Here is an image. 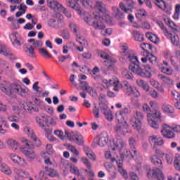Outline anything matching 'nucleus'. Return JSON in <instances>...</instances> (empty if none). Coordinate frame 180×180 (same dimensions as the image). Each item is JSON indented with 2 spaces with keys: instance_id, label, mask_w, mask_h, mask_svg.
Segmentation results:
<instances>
[{
  "instance_id": "obj_1",
  "label": "nucleus",
  "mask_w": 180,
  "mask_h": 180,
  "mask_svg": "<svg viewBox=\"0 0 180 180\" xmlns=\"http://www.w3.org/2000/svg\"><path fill=\"white\" fill-rule=\"evenodd\" d=\"M128 58L129 61H130L129 68L132 72L136 74V75H139V77H142V78H151L153 75L151 72L147 70H151L150 65H144L143 67L145 70H143L141 67H140V61H139L137 56L129 55Z\"/></svg>"
},
{
  "instance_id": "obj_2",
  "label": "nucleus",
  "mask_w": 180,
  "mask_h": 180,
  "mask_svg": "<svg viewBox=\"0 0 180 180\" xmlns=\"http://www.w3.org/2000/svg\"><path fill=\"white\" fill-rule=\"evenodd\" d=\"M95 20L92 23V27L96 30H103V29H106V25L105 23L108 22V23H112L113 19L109 15H105V19L103 17L101 16L99 14L98 15H95Z\"/></svg>"
},
{
  "instance_id": "obj_3",
  "label": "nucleus",
  "mask_w": 180,
  "mask_h": 180,
  "mask_svg": "<svg viewBox=\"0 0 180 180\" xmlns=\"http://www.w3.org/2000/svg\"><path fill=\"white\" fill-rule=\"evenodd\" d=\"M53 18L48 20V25L53 29H60V27H64L65 24L64 23V17L60 13H56L52 15Z\"/></svg>"
},
{
  "instance_id": "obj_4",
  "label": "nucleus",
  "mask_w": 180,
  "mask_h": 180,
  "mask_svg": "<svg viewBox=\"0 0 180 180\" xmlns=\"http://www.w3.org/2000/svg\"><path fill=\"white\" fill-rule=\"evenodd\" d=\"M22 153L27 158H30V160H33L36 157V154H34V144L32 143V141H29L28 140L22 141Z\"/></svg>"
},
{
  "instance_id": "obj_5",
  "label": "nucleus",
  "mask_w": 180,
  "mask_h": 180,
  "mask_svg": "<svg viewBox=\"0 0 180 180\" xmlns=\"http://www.w3.org/2000/svg\"><path fill=\"white\" fill-rule=\"evenodd\" d=\"M143 110L145 112V113H148L147 117L149 126H150L152 129H158L159 125L157 122L154 120V117H155V116H154V114H153V112L151 111L150 106L147 104H143Z\"/></svg>"
},
{
  "instance_id": "obj_6",
  "label": "nucleus",
  "mask_w": 180,
  "mask_h": 180,
  "mask_svg": "<svg viewBox=\"0 0 180 180\" xmlns=\"http://www.w3.org/2000/svg\"><path fill=\"white\" fill-rule=\"evenodd\" d=\"M143 119H144L143 112L136 111L130 120V124L134 127V130H140L141 129V121Z\"/></svg>"
},
{
  "instance_id": "obj_7",
  "label": "nucleus",
  "mask_w": 180,
  "mask_h": 180,
  "mask_svg": "<svg viewBox=\"0 0 180 180\" xmlns=\"http://www.w3.org/2000/svg\"><path fill=\"white\" fill-rule=\"evenodd\" d=\"M147 176L150 179L157 178L158 180H165L164 173L158 168L149 169L147 172Z\"/></svg>"
},
{
  "instance_id": "obj_8",
  "label": "nucleus",
  "mask_w": 180,
  "mask_h": 180,
  "mask_svg": "<svg viewBox=\"0 0 180 180\" xmlns=\"http://www.w3.org/2000/svg\"><path fill=\"white\" fill-rule=\"evenodd\" d=\"M123 2L120 3V8L121 11L124 12V13H129V12H133L134 9V5L136 2L133 0H123Z\"/></svg>"
},
{
  "instance_id": "obj_9",
  "label": "nucleus",
  "mask_w": 180,
  "mask_h": 180,
  "mask_svg": "<svg viewBox=\"0 0 180 180\" xmlns=\"http://www.w3.org/2000/svg\"><path fill=\"white\" fill-rule=\"evenodd\" d=\"M122 86L124 89V92L126 95L128 96H135L136 98H139L140 96V93L136 89L133 90V87L129 84V82L124 81L122 82Z\"/></svg>"
},
{
  "instance_id": "obj_10",
  "label": "nucleus",
  "mask_w": 180,
  "mask_h": 180,
  "mask_svg": "<svg viewBox=\"0 0 180 180\" xmlns=\"http://www.w3.org/2000/svg\"><path fill=\"white\" fill-rule=\"evenodd\" d=\"M162 136L165 139H174L175 134L172 131V127L167 125V124H163L162 125V130L160 131Z\"/></svg>"
},
{
  "instance_id": "obj_11",
  "label": "nucleus",
  "mask_w": 180,
  "mask_h": 180,
  "mask_svg": "<svg viewBox=\"0 0 180 180\" xmlns=\"http://www.w3.org/2000/svg\"><path fill=\"white\" fill-rule=\"evenodd\" d=\"M148 141L150 146H153V148H155V147H158L164 144V140L162 138L154 135L148 137Z\"/></svg>"
},
{
  "instance_id": "obj_12",
  "label": "nucleus",
  "mask_w": 180,
  "mask_h": 180,
  "mask_svg": "<svg viewBox=\"0 0 180 180\" xmlns=\"http://www.w3.org/2000/svg\"><path fill=\"white\" fill-rule=\"evenodd\" d=\"M88 72H89L91 77L95 81H102V75L99 74V72H101V70H99V68H98V66H95L91 70V69H88Z\"/></svg>"
},
{
  "instance_id": "obj_13",
  "label": "nucleus",
  "mask_w": 180,
  "mask_h": 180,
  "mask_svg": "<svg viewBox=\"0 0 180 180\" xmlns=\"http://www.w3.org/2000/svg\"><path fill=\"white\" fill-rule=\"evenodd\" d=\"M47 5L49 8L54 11V12H58V11L63 9L62 4L56 0H47Z\"/></svg>"
},
{
  "instance_id": "obj_14",
  "label": "nucleus",
  "mask_w": 180,
  "mask_h": 180,
  "mask_svg": "<svg viewBox=\"0 0 180 180\" xmlns=\"http://www.w3.org/2000/svg\"><path fill=\"white\" fill-rule=\"evenodd\" d=\"M70 141L76 143L77 146H84V137L79 133L72 134V137L69 136Z\"/></svg>"
},
{
  "instance_id": "obj_15",
  "label": "nucleus",
  "mask_w": 180,
  "mask_h": 180,
  "mask_svg": "<svg viewBox=\"0 0 180 180\" xmlns=\"http://www.w3.org/2000/svg\"><path fill=\"white\" fill-rule=\"evenodd\" d=\"M100 109L108 122H112V120H113V114L108 105H103Z\"/></svg>"
},
{
  "instance_id": "obj_16",
  "label": "nucleus",
  "mask_w": 180,
  "mask_h": 180,
  "mask_svg": "<svg viewBox=\"0 0 180 180\" xmlns=\"http://www.w3.org/2000/svg\"><path fill=\"white\" fill-rule=\"evenodd\" d=\"M150 106L153 110V115L156 119H161V112L158 110V103L156 101H150Z\"/></svg>"
},
{
  "instance_id": "obj_17",
  "label": "nucleus",
  "mask_w": 180,
  "mask_h": 180,
  "mask_svg": "<svg viewBox=\"0 0 180 180\" xmlns=\"http://www.w3.org/2000/svg\"><path fill=\"white\" fill-rule=\"evenodd\" d=\"M94 143L100 147H105L108 144V137L101 135L94 139Z\"/></svg>"
},
{
  "instance_id": "obj_18",
  "label": "nucleus",
  "mask_w": 180,
  "mask_h": 180,
  "mask_svg": "<svg viewBox=\"0 0 180 180\" xmlns=\"http://www.w3.org/2000/svg\"><path fill=\"white\" fill-rule=\"evenodd\" d=\"M18 32H13L9 35V39L13 46V47H15L18 49V47H20L22 46V43H20V41L18 39Z\"/></svg>"
},
{
  "instance_id": "obj_19",
  "label": "nucleus",
  "mask_w": 180,
  "mask_h": 180,
  "mask_svg": "<svg viewBox=\"0 0 180 180\" xmlns=\"http://www.w3.org/2000/svg\"><path fill=\"white\" fill-rule=\"evenodd\" d=\"M68 6L72 8V9H75L78 15H81L82 13V10L81 9V6L75 0H70L68 2Z\"/></svg>"
},
{
  "instance_id": "obj_20",
  "label": "nucleus",
  "mask_w": 180,
  "mask_h": 180,
  "mask_svg": "<svg viewBox=\"0 0 180 180\" xmlns=\"http://www.w3.org/2000/svg\"><path fill=\"white\" fill-rule=\"evenodd\" d=\"M150 161L152 162V164H153V165H155V167H158V169H160L161 171V169H162V168H164V165H162V160H161V159L158 158V157H157V155H153L150 158Z\"/></svg>"
},
{
  "instance_id": "obj_21",
  "label": "nucleus",
  "mask_w": 180,
  "mask_h": 180,
  "mask_svg": "<svg viewBox=\"0 0 180 180\" xmlns=\"http://www.w3.org/2000/svg\"><path fill=\"white\" fill-rule=\"evenodd\" d=\"M130 113V109L128 108H124L122 110L115 113V117L117 120L120 122L123 119V115H129Z\"/></svg>"
},
{
  "instance_id": "obj_22",
  "label": "nucleus",
  "mask_w": 180,
  "mask_h": 180,
  "mask_svg": "<svg viewBox=\"0 0 180 180\" xmlns=\"http://www.w3.org/2000/svg\"><path fill=\"white\" fill-rule=\"evenodd\" d=\"M24 131H25V133H27L30 136H31L32 139H33L35 143H37L36 144L37 147H40V140H38L37 137L33 134V129L30 128V127H25Z\"/></svg>"
},
{
  "instance_id": "obj_23",
  "label": "nucleus",
  "mask_w": 180,
  "mask_h": 180,
  "mask_svg": "<svg viewBox=\"0 0 180 180\" xmlns=\"http://www.w3.org/2000/svg\"><path fill=\"white\" fill-rule=\"evenodd\" d=\"M23 109L25 110V112H27V113H32V112H39V108H34L33 107V103H25L23 104Z\"/></svg>"
},
{
  "instance_id": "obj_24",
  "label": "nucleus",
  "mask_w": 180,
  "mask_h": 180,
  "mask_svg": "<svg viewBox=\"0 0 180 180\" xmlns=\"http://www.w3.org/2000/svg\"><path fill=\"white\" fill-rule=\"evenodd\" d=\"M13 91L15 94H18L21 96H26V95H27V92H29V89H25L20 86H16L15 88H13Z\"/></svg>"
},
{
  "instance_id": "obj_25",
  "label": "nucleus",
  "mask_w": 180,
  "mask_h": 180,
  "mask_svg": "<svg viewBox=\"0 0 180 180\" xmlns=\"http://www.w3.org/2000/svg\"><path fill=\"white\" fill-rule=\"evenodd\" d=\"M6 143L9 148L13 150V151H16V150H18V147H19V143H18V141L13 139H8L6 141Z\"/></svg>"
},
{
  "instance_id": "obj_26",
  "label": "nucleus",
  "mask_w": 180,
  "mask_h": 180,
  "mask_svg": "<svg viewBox=\"0 0 180 180\" xmlns=\"http://www.w3.org/2000/svg\"><path fill=\"white\" fill-rule=\"evenodd\" d=\"M115 131L117 136H124L126 133H129L127 129L124 128L123 126L117 125L115 128Z\"/></svg>"
},
{
  "instance_id": "obj_27",
  "label": "nucleus",
  "mask_w": 180,
  "mask_h": 180,
  "mask_svg": "<svg viewBox=\"0 0 180 180\" xmlns=\"http://www.w3.org/2000/svg\"><path fill=\"white\" fill-rule=\"evenodd\" d=\"M112 11H114L115 18L117 19L118 20H123L124 19V13L120 11V9H119L117 7H114L112 8Z\"/></svg>"
},
{
  "instance_id": "obj_28",
  "label": "nucleus",
  "mask_w": 180,
  "mask_h": 180,
  "mask_svg": "<svg viewBox=\"0 0 180 180\" xmlns=\"http://www.w3.org/2000/svg\"><path fill=\"white\" fill-rule=\"evenodd\" d=\"M132 34L136 41H144V34L141 32L137 30H134L132 31Z\"/></svg>"
},
{
  "instance_id": "obj_29",
  "label": "nucleus",
  "mask_w": 180,
  "mask_h": 180,
  "mask_svg": "<svg viewBox=\"0 0 180 180\" xmlns=\"http://www.w3.org/2000/svg\"><path fill=\"white\" fill-rule=\"evenodd\" d=\"M159 77L162 81V85H172L174 84L172 79H170L165 75H160Z\"/></svg>"
},
{
  "instance_id": "obj_30",
  "label": "nucleus",
  "mask_w": 180,
  "mask_h": 180,
  "mask_svg": "<svg viewBox=\"0 0 180 180\" xmlns=\"http://www.w3.org/2000/svg\"><path fill=\"white\" fill-rule=\"evenodd\" d=\"M38 53L41 57H44V58H51V57H53L46 48H39Z\"/></svg>"
},
{
  "instance_id": "obj_31",
  "label": "nucleus",
  "mask_w": 180,
  "mask_h": 180,
  "mask_svg": "<svg viewBox=\"0 0 180 180\" xmlns=\"http://www.w3.org/2000/svg\"><path fill=\"white\" fill-rule=\"evenodd\" d=\"M150 84L153 86V88H156L159 92H161L162 94L164 93V88H162V86L160 85V83L158 81L151 79L150 80Z\"/></svg>"
},
{
  "instance_id": "obj_32",
  "label": "nucleus",
  "mask_w": 180,
  "mask_h": 180,
  "mask_svg": "<svg viewBox=\"0 0 180 180\" xmlns=\"http://www.w3.org/2000/svg\"><path fill=\"white\" fill-rule=\"evenodd\" d=\"M146 37L148 40H150L154 44H157L158 43V37L152 32H146Z\"/></svg>"
},
{
  "instance_id": "obj_33",
  "label": "nucleus",
  "mask_w": 180,
  "mask_h": 180,
  "mask_svg": "<svg viewBox=\"0 0 180 180\" xmlns=\"http://www.w3.org/2000/svg\"><path fill=\"white\" fill-rule=\"evenodd\" d=\"M96 8L99 11V12H101V13H106V12H108L106 5H105L103 2L97 1L96 3Z\"/></svg>"
},
{
  "instance_id": "obj_34",
  "label": "nucleus",
  "mask_w": 180,
  "mask_h": 180,
  "mask_svg": "<svg viewBox=\"0 0 180 180\" xmlns=\"http://www.w3.org/2000/svg\"><path fill=\"white\" fill-rule=\"evenodd\" d=\"M96 15H98V13H92L91 15L84 18V22H86L87 25L92 26V24L94 23V22H95V16Z\"/></svg>"
},
{
  "instance_id": "obj_35",
  "label": "nucleus",
  "mask_w": 180,
  "mask_h": 180,
  "mask_svg": "<svg viewBox=\"0 0 180 180\" xmlns=\"http://www.w3.org/2000/svg\"><path fill=\"white\" fill-rule=\"evenodd\" d=\"M115 147L112 148L113 151L115 150H117L118 151H122V148L124 147V143L122 141V139H118L116 143L114 144Z\"/></svg>"
},
{
  "instance_id": "obj_36",
  "label": "nucleus",
  "mask_w": 180,
  "mask_h": 180,
  "mask_svg": "<svg viewBox=\"0 0 180 180\" xmlns=\"http://www.w3.org/2000/svg\"><path fill=\"white\" fill-rule=\"evenodd\" d=\"M153 47L154 46H153V44H150L149 43H143L141 44V49H142V50L146 52V54H150L148 53V50H153Z\"/></svg>"
},
{
  "instance_id": "obj_37",
  "label": "nucleus",
  "mask_w": 180,
  "mask_h": 180,
  "mask_svg": "<svg viewBox=\"0 0 180 180\" xmlns=\"http://www.w3.org/2000/svg\"><path fill=\"white\" fill-rule=\"evenodd\" d=\"M0 171H1L3 174H5V175H11L12 174V171L5 164L0 165Z\"/></svg>"
},
{
  "instance_id": "obj_38",
  "label": "nucleus",
  "mask_w": 180,
  "mask_h": 180,
  "mask_svg": "<svg viewBox=\"0 0 180 180\" xmlns=\"http://www.w3.org/2000/svg\"><path fill=\"white\" fill-rule=\"evenodd\" d=\"M129 147L131 148L134 155H137V150H136V139L134 138H130L129 140Z\"/></svg>"
},
{
  "instance_id": "obj_39",
  "label": "nucleus",
  "mask_w": 180,
  "mask_h": 180,
  "mask_svg": "<svg viewBox=\"0 0 180 180\" xmlns=\"http://www.w3.org/2000/svg\"><path fill=\"white\" fill-rule=\"evenodd\" d=\"M136 82H137L139 86H141V88L144 89V91H147L150 89V86H148V83H147V82H146L144 80H137Z\"/></svg>"
},
{
  "instance_id": "obj_40",
  "label": "nucleus",
  "mask_w": 180,
  "mask_h": 180,
  "mask_svg": "<svg viewBox=\"0 0 180 180\" xmlns=\"http://www.w3.org/2000/svg\"><path fill=\"white\" fill-rule=\"evenodd\" d=\"M148 61L151 64H157L158 63V58L154 56L153 53H148L147 54Z\"/></svg>"
},
{
  "instance_id": "obj_41",
  "label": "nucleus",
  "mask_w": 180,
  "mask_h": 180,
  "mask_svg": "<svg viewBox=\"0 0 180 180\" xmlns=\"http://www.w3.org/2000/svg\"><path fill=\"white\" fill-rule=\"evenodd\" d=\"M162 11H164V12L168 15L171 14V11H172V5L171 4L165 3Z\"/></svg>"
},
{
  "instance_id": "obj_42",
  "label": "nucleus",
  "mask_w": 180,
  "mask_h": 180,
  "mask_svg": "<svg viewBox=\"0 0 180 180\" xmlns=\"http://www.w3.org/2000/svg\"><path fill=\"white\" fill-rule=\"evenodd\" d=\"M146 16H148L147 11L143 8H141L139 11L137 13H136V19H141V18H146Z\"/></svg>"
},
{
  "instance_id": "obj_43",
  "label": "nucleus",
  "mask_w": 180,
  "mask_h": 180,
  "mask_svg": "<svg viewBox=\"0 0 180 180\" xmlns=\"http://www.w3.org/2000/svg\"><path fill=\"white\" fill-rule=\"evenodd\" d=\"M71 165H70V162L64 158H60V167L61 168H64L65 169H69Z\"/></svg>"
},
{
  "instance_id": "obj_44",
  "label": "nucleus",
  "mask_w": 180,
  "mask_h": 180,
  "mask_svg": "<svg viewBox=\"0 0 180 180\" xmlns=\"http://www.w3.org/2000/svg\"><path fill=\"white\" fill-rule=\"evenodd\" d=\"M116 63V60L112 58V57H110L108 59L105 61V65L108 67V70H110L111 68H113L114 63Z\"/></svg>"
},
{
  "instance_id": "obj_45",
  "label": "nucleus",
  "mask_w": 180,
  "mask_h": 180,
  "mask_svg": "<svg viewBox=\"0 0 180 180\" xmlns=\"http://www.w3.org/2000/svg\"><path fill=\"white\" fill-rule=\"evenodd\" d=\"M45 171H48L49 172H50L49 174H48V175L51 178H54V176H57L58 175V173H57V171L49 167H45Z\"/></svg>"
},
{
  "instance_id": "obj_46",
  "label": "nucleus",
  "mask_w": 180,
  "mask_h": 180,
  "mask_svg": "<svg viewBox=\"0 0 180 180\" xmlns=\"http://www.w3.org/2000/svg\"><path fill=\"white\" fill-rule=\"evenodd\" d=\"M162 110L166 113H174V107L171 106L170 105H164L162 106Z\"/></svg>"
},
{
  "instance_id": "obj_47",
  "label": "nucleus",
  "mask_w": 180,
  "mask_h": 180,
  "mask_svg": "<svg viewBox=\"0 0 180 180\" xmlns=\"http://www.w3.org/2000/svg\"><path fill=\"white\" fill-rule=\"evenodd\" d=\"M70 172L71 174H74L77 176H79V169L75 165H70Z\"/></svg>"
},
{
  "instance_id": "obj_48",
  "label": "nucleus",
  "mask_w": 180,
  "mask_h": 180,
  "mask_svg": "<svg viewBox=\"0 0 180 180\" xmlns=\"http://www.w3.org/2000/svg\"><path fill=\"white\" fill-rule=\"evenodd\" d=\"M146 92H148V94L154 99H157V98H158V92H157L154 89L149 88L148 90H146Z\"/></svg>"
},
{
  "instance_id": "obj_49",
  "label": "nucleus",
  "mask_w": 180,
  "mask_h": 180,
  "mask_svg": "<svg viewBox=\"0 0 180 180\" xmlns=\"http://www.w3.org/2000/svg\"><path fill=\"white\" fill-rule=\"evenodd\" d=\"M32 89H34V91L35 92H37V94H41V92H43V89H41V87L39 86V82H35L32 86Z\"/></svg>"
},
{
  "instance_id": "obj_50",
  "label": "nucleus",
  "mask_w": 180,
  "mask_h": 180,
  "mask_svg": "<svg viewBox=\"0 0 180 180\" xmlns=\"http://www.w3.org/2000/svg\"><path fill=\"white\" fill-rule=\"evenodd\" d=\"M69 27L72 30V32H73V33L75 36H78V25H75L72 22L69 25Z\"/></svg>"
},
{
  "instance_id": "obj_51",
  "label": "nucleus",
  "mask_w": 180,
  "mask_h": 180,
  "mask_svg": "<svg viewBox=\"0 0 180 180\" xmlns=\"http://www.w3.org/2000/svg\"><path fill=\"white\" fill-rule=\"evenodd\" d=\"M0 89L2 91V92H5L6 95H12V91H11V89L4 84L0 85Z\"/></svg>"
},
{
  "instance_id": "obj_52",
  "label": "nucleus",
  "mask_w": 180,
  "mask_h": 180,
  "mask_svg": "<svg viewBox=\"0 0 180 180\" xmlns=\"http://www.w3.org/2000/svg\"><path fill=\"white\" fill-rule=\"evenodd\" d=\"M154 4L159 8V9H164V5H165V1L164 0H154Z\"/></svg>"
},
{
  "instance_id": "obj_53",
  "label": "nucleus",
  "mask_w": 180,
  "mask_h": 180,
  "mask_svg": "<svg viewBox=\"0 0 180 180\" xmlns=\"http://www.w3.org/2000/svg\"><path fill=\"white\" fill-rule=\"evenodd\" d=\"M68 148L70 151H71L72 153H73V154H75V155H79V152H78V150H77V148H75V146L68 143Z\"/></svg>"
},
{
  "instance_id": "obj_54",
  "label": "nucleus",
  "mask_w": 180,
  "mask_h": 180,
  "mask_svg": "<svg viewBox=\"0 0 180 180\" xmlns=\"http://www.w3.org/2000/svg\"><path fill=\"white\" fill-rule=\"evenodd\" d=\"M136 155H134V153H133V150L132 151H130L129 150L126 149L125 151L124 152V154L122 155V157H131V158H134V157H136Z\"/></svg>"
},
{
  "instance_id": "obj_55",
  "label": "nucleus",
  "mask_w": 180,
  "mask_h": 180,
  "mask_svg": "<svg viewBox=\"0 0 180 180\" xmlns=\"http://www.w3.org/2000/svg\"><path fill=\"white\" fill-rule=\"evenodd\" d=\"M29 52V56H31L32 58L34 57V48H33L31 45H27V51H25V53Z\"/></svg>"
},
{
  "instance_id": "obj_56",
  "label": "nucleus",
  "mask_w": 180,
  "mask_h": 180,
  "mask_svg": "<svg viewBox=\"0 0 180 180\" xmlns=\"http://www.w3.org/2000/svg\"><path fill=\"white\" fill-rule=\"evenodd\" d=\"M171 37L172 43L174 44V46H178V43H179V38L177 35H172V34H169Z\"/></svg>"
},
{
  "instance_id": "obj_57",
  "label": "nucleus",
  "mask_w": 180,
  "mask_h": 180,
  "mask_svg": "<svg viewBox=\"0 0 180 180\" xmlns=\"http://www.w3.org/2000/svg\"><path fill=\"white\" fill-rule=\"evenodd\" d=\"M91 96H96L98 95V93H96V90L94 89L92 86H89L88 89L86 90Z\"/></svg>"
},
{
  "instance_id": "obj_58",
  "label": "nucleus",
  "mask_w": 180,
  "mask_h": 180,
  "mask_svg": "<svg viewBox=\"0 0 180 180\" xmlns=\"http://www.w3.org/2000/svg\"><path fill=\"white\" fill-rule=\"evenodd\" d=\"M82 5H83V6H84V8H92V1H89V0H83L82 1Z\"/></svg>"
},
{
  "instance_id": "obj_59",
  "label": "nucleus",
  "mask_w": 180,
  "mask_h": 180,
  "mask_svg": "<svg viewBox=\"0 0 180 180\" xmlns=\"http://www.w3.org/2000/svg\"><path fill=\"white\" fill-rule=\"evenodd\" d=\"M165 158L167 164H172V161L174 160V156L171 153H166Z\"/></svg>"
},
{
  "instance_id": "obj_60",
  "label": "nucleus",
  "mask_w": 180,
  "mask_h": 180,
  "mask_svg": "<svg viewBox=\"0 0 180 180\" xmlns=\"http://www.w3.org/2000/svg\"><path fill=\"white\" fill-rule=\"evenodd\" d=\"M9 122H14L15 123L19 122V118L16 115H9L7 117Z\"/></svg>"
},
{
  "instance_id": "obj_61",
  "label": "nucleus",
  "mask_w": 180,
  "mask_h": 180,
  "mask_svg": "<svg viewBox=\"0 0 180 180\" xmlns=\"http://www.w3.org/2000/svg\"><path fill=\"white\" fill-rule=\"evenodd\" d=\"M61 36L64 40H68L70 39V32L67 30H63Z\"/></svg>"
},
{
  "instance_id": "obj_62",
  "label": "nucleus",
  "mask_w": 180,
  "mask_h": 180,
  "mask_svg": "<svg viewBox=\"0 0 180 180\" xmlns=\"http://www.w3.org/2000/svg\"><path fill=\"white\" fill-rule=\"evenodd\" d=\"M79 86L81 89H85V91H86L90 86L88 84V82L82 81L79 84Z\"/></svg>"
},
{
  "instance_id": "obj_63",
  "label": "nucleus",
  "mask_w": 180,
  "mask_h": 180,
  "mask_svg": "<svg viewBox=\"0 0 180 180\" xmlns=\"http://www.w3.org/2000/svg\"><path fill=\"white\" fill-rule=\"evenodd\" d=\"M161 71L163 74H167V75L172 74V70L169 69V68L162 67Z\"/></svg>"
},
{
  "instance_id": "obj_64",
  "label": "nucleus",
  "mask_w": 180,
  "mask_h": 180,
  "mask_svg": "<svg viewBox=\"0 0 180 180\" xmlns=\"http://www.w3.org/2000/svg\"><path fill=\"white\" fill-rule=\"evenodd\" d=\"M174 167L177 171H180V158H176L174 160Z\"/></svg>"
}]
</instances>
